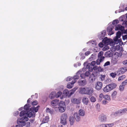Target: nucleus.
Here are the masks:
<instances>
[{
	"label": "nucleus",
	"instance_id": "20e7f679",
	"mask_svg": "<svg viewBox=\"0 0 127 127\" xmlns=\"http://www.w3.org/2000/svg\"><path fill=\"white\" fill-rule=\"evenodd\" d=\"M106 35V31L105 30L101 32L98 34V37L100 40H102L105 38Z\"/></svg>",
	"mask_w": 127,
	"mask_h": 127
},
{
	"label": "nucleus",
	"instance_id": "58836bf2",
	"mask_svg": "<svg viewBox=\"0 0 127 127\" xmlns=\"http://www.w3.org/2000/svg\"><path fill=\"white\" fill-rule=\"evenodd\" d=\"M73 86V85L70 82H69L67 83V87L68 88L70 89L72 88Z\"/></svg>",
	"mask_w": 127,
	"mask_h": 127
},
{
	"label": "nucleus",
	"instance_id": "2f4dec72",
	"mask_svg": "<svg viewBox=\"0 0 127 127\" xmlns=\"http://www.w3.org/2000/svg\"><path fill=\"white\" fill-rule=\"evenodd\" d=\"M117 94V92L116 91H114L112 93L111 95L112 98L113 99H115L116 96Z\"/></svg>",
	"mask_w": 127,
	"mask_h": 127
},
{
	"label": "nucleus",
	"instance_id": "c85d7f7f",
	"mask_svg": "<svg viewBox=\"0 0 127 127\" xmlns=\"http://www.w3.org/2000/svg\"><path fill=\"white\" fill-rule=\"evenodd\" d=\"M79 113L80 115L81 116H83L85 115V112L82 109H81L79 110Z\"/></svg>",
	"mask_w": 127,
	"mask_h": 127
},
{
	"label": "nucleus",
	"instance_id": "6e6d98bb",
	"mask_svg": "<svg viewBox=\"0 0 127 127\" xmlns=\"http://www.w3.org/2000/svg\"><path fill=\"white\" fill-rule=\"evenodd\" d=\"M118 115L119 116L123 114V113L122 112L121 110H120L117 111Z\"/></svg>",
	"mask_w": 127,
	"mask_h": 127
},
{
	"label": "nucleus",
	"instance_id": "f8f14e48",
	"mask_svg": "<svg viewBox=\"0 0 127 127\" xmlns=\"http://www.w3.org/2000/svg\"><path fill=\"white\" fill-rule=\"evenodd\" d=\"M59 100L58 99H55L51 101V104L53 106V107L55 108L56 106H57L59 103Z\"/></svg>",
	"mask_w": 127,
	"mask_h": 127
},
{
	"label": "nucleus",
	"instance_id": "a19ab883",
	"mask_svg": "<svg viewBox=\"0 0 127 127\" xmlns=\"http://www.w3.org/2000/svg\"><path fill=\"white\" fill-rule=\"evenodd\" d=\"M126 77V76L125 75H123L119 77L118 79V81H120L122 80Z\"/></svg>",
	"mask_w": 127,
	"mask_h": 127
},
{
	"label": "nucleus",
	"instance_id": "0eeeda50",
	"mask_svg": "<svg viewBox=\"0 0 127 127\" xmlns=\"http://www.w3.org/2000/svg\"><path fill=\"white\" fill-rule=\"evenodd\" d=\"M99 120L101 122L106 121L107 120V116L106 115L103 114L100 115L98 117Z\"/></svg>",
	"mask_w": 127,
	"mask_h": 127
},
{
	"label": "nucleus",
	"instance_id": "774afa93",
	"mask_svg": "<svg viewBox=\"0 0 127 127\" xmlns=\"http://www.w3.org/2000/svg\"><path fill=\"white\" fill-rule=\"evenodd\" d=\"M122 37L123 40H124L127 39V34L123 35Z\"/></svg>",
	"mask_w": 127,
	"mask_h": 127
},
{
	"label": "nucleus",
	"instance_id": "72a5a7b5",
	"mask_svg": "<svg viewBox=\"0 0 127 127\" xmlns=\"http://www.w3.org/2000/svg\"><path fill=\"white\" fill-rule=\"evenodd\" d=\"M65 118V119H64V125H66L67 123V121L66 119H67V116L66 114H64V119Z\"/></svg>",
	"mask_w": 127,
	"mask_h": 127
},
{
	"label": "nucleus",
	"instance_id": "6e6552de",
	"mask_svg": "<svg viewBox=\"0 0 127 127\" xmlns=\"http://www.w3.org/2000/svg\"><path fill=\"white\" fill-rule=\"evenodd\" d=\"M64 101H60L59 104V110L61 112H64Z\"/></svg>",
	"mask_w": 127,
	"mask_h": 127
},
{
	"label": "nucleus",
	"instance_id": "3c124183",
	"mask_svg": "<svg viewBox=\"0 0 127 127\" xmlns=\"http://www.w3.org/2000/svg\"><path fill=\"white\" fill-rule=\"evenodd\" d=\"M103 94H100L99 97V100L100 101H101L103 98Z\"/></svg>",
	"mask_w": 127,
	"mask_h": 127
},
{
	"label": "nucleus",
	"instance_id": "9b49d317",
	"mask_svg": "<svg viewBox=\"0 0 127 127\" xmlns=\"http://www.w3.org/2000/svg\"><path fill=\"white\" fill-rule=\"evenodd\" d=\"M102 42L105 45H108L111 42L110 40L108 39L107 37H105L102 39Z\"/></svg>",
	"mask_w": 127,
	"mask_h": 127
},
{
	"label": "nucleus",
	"instance_id": "79ce46f5",
	"mask_svg": "<svg viewBox=\"0 0 127 127\" xmlns=\"http://www.w3.org/2000/svg\"><path fill=\"white\" fill-rule=\"evenodd\" d=\"M118 61V60L117 59H115L114 58L113 59V58L112 57V62L113 64H116L117 63Z\"/></svg>",
	"mask_w": 127,
	"mask_h": 127
},
{
	"label": "nucleus",
	"instance_id": "37998d69",
	"mask_svg": "<svg viewBox=\"0 0 127 127\" xmlns=\"http://www.w3.org/2000/svg\"><path fill=\"white\" fill-rule=\"evenodd\" d=\"M62 94V92L61 91L58 92L56 94V97L57 98H58Z\"/></svg>",
	"mask_w": 127,
	"mask_h": 127
},
{
	"label": "nucleus",
	"instance_id": "423d86ee",
	"mask_svg": "<svg viewBox=\"0 0 127 127\" xmlns=\"http://www.w3.org/2000/svg\"><path fill=\"white\" fill-rule=\"evenodd\" d=\"M86 94L92 95L94 92L93 89L91 87H87Z\"/></svg>",
	"mask_w": 127,
	"mask_h": 127
},
{
	"label": "nucleus",
	"instance_id": "bf43d9fd",
	"mask_svg": "<svg viewBox=\"0 0 127 127\" xmlns=\"http://www.w3.org/2000/svg\"><path fill=\"white\" fill-rule=\"evenodd\" d=\"M37 101H35L32 102V105H37Z\"/></svg>",
	"mask_w": 127,
	"mask_h": 127
},
{
	"label": "nucleus",
	"instance_id": "69168bd1",
	"mask_svg": "<svg viewBox=\"0 0 127 127\" xmlns=\"http://www.w3.org/2000/svg\"><path fill=\"white\" fill-rule=\"evenodd\" d=\"M127 84V83L125 81L123 82L122 84L121 85L124 87Z\"/></svg>",
	"mask_w": 127,
	"mask_h": 127
},
{
	"label": "nucleus",
	"instance_id": "c03bdc74",
	"mask_svg": "<svg viewBox=\"0 0 127 127\" xmlns=\"http://www.w3.org/2000/svg\"><path fill=\"white\" fill-rule=\"evenodd\" d=\"M105 75H103L102 74L100 75V76L99 77V78L101 81H103L104 80L105 77Z\"/></svg>",
	"mask_w": 127,
	"mask_h": 127
},
{
	"label": "nucleus",
	"instance_id": "8fccbe9b",
	"mask_svg": "<svg viewBox=\"0 0 127 127\" xmlns=\"http://www.w3.org/2000/svg\"><path fill=\"white\" fill-rule=\"evenodd\" d=\"M124 87L122 85H120L119 87V90L121 91H123L124 90Z\"/></svg>",
	"mask_w": 127,
	"mask_h": 127
},
{
	"label": "nucleus",
	"instance_id": "9d476101",
	"mask_svg": "<svg viewBox=\"0 0 127 127\" xmlns=\"http://www.w3.org/2000/svg\"><path fill=\"white\" fill-rule=\"evenodd\" d=\"M87 83V81L85 79H80L78 82V84L80 86H83L85 85Z\"/></svg>",
	"mask_w": 127,
	"mask_h": 127
},
{
	"label": "nucleus",
	"instance_id": "a211bd4d",
	"mask_svg": "<svg viewBox=\"0 0 127 127\" xmlns=\"http://www.w3.org/2000/svg\"><path fill=\"white\" fill-rule=\"evenodd\" d=\"M87 87L81 88L80 89L79 93L82 94H86Z\"/></svg>",
	"mask_w": 127,
	"mask_h": 127
},
{
	"label": "nucleus",
	"instance_id": "ddd939ff",
	"mask_svg": "<svg viewBox=\"0 0 127 127\" xmlns=\"http://www.w3.org/2000/svg\"><path fill=\"white\" fill-rule=\"evenodd\" d=\"M38 106L36 107L33 106L30 108V111L34 114V116H35V112H37L38 110Z\"/></svg>",
	"mask_w": 127,
	"mask_h": 127
},
{
	"label": "nucleus",
	"instance_id": "0e129e2a",
	"mask_svg": "<svg viewBox=\"0 0 127 127\" xmlns=\"http://www.w3.org/2000/svg\"><path fill=\"white\" fill-rule=\"evenodd\" d=\"M110 64V62L109 61H107L105 63L104 65V66H105L109 65Z\"/></svg>",
	"mask_w": 127,
	"mask_h": 127
},
{
	"label": "nucleus",
	"instance_id": "ea45409f",
	"mask_svg": "<svg viewBox=\"0 0 127 127\" xmlns=\"http://www.w3.org/2000/svg\"><path fill=\"white\" fill-rule=\"evenodd\" d=\"M103 97L105 99H106L109 101L110 100V96L108 95H105Z\"/></svg>",
	"mask_w": 127,
	"mask_h": 127
},
{
	"label": "nucleus",
	"instance_id": "4d7b16f0",
	"mask_svg": "<svg viewBox=\"0 0 127 127\" xmlns=\"http://www.w3.org/2000/svg\"><path fill=\"white\" fill-rule=\"evenodd\" d=\"M73 79V77H67L66 79V80L67 81H68Z\"/></svg>",
	"mask_w": 127,
	"mask_h": 127
},
{
	"label": "nucleus",
	"instance_id": "c9c22d12",
	"mask_svg": "<svg viewBox=\"0 0 127 127\" xmlns=\"http://www.w3.org/2000/svg\"><path fill=\"white\" fill-rule=\"evenodd\" d=\"M27 115L28 116V117L29 118H31L32 117H35V116H34V114L32 112H30L28 113H27Z\"/></svg>",
	"mask_w": 127,
	"mask_h": 127
},
{
	"label": "nucleus",
	"instance_id": "7ed1b4c3",
	"mask_svg": "<svg viewBox=\"0 0 127 127\" xmlns=\"http://www.w3.org/2000/svg\"><path fill=\"white\" fill-rule=\"evenodd\" d=\"M84 67L86 66V67L88 68L90 72H92L93 69L95 70H96L97 69V66L95 65L93 67L91 66V64L90 63H87L85 62L84 64Z\"/></svg>",
	"mask_w": 127,
	"mask_h": 127
},
{
	"label": "nucleus",
	"instance_id": "de8ad7c7",
	"mask_svg": "<svg viewBox=\"0 0 127 127\" xmlns=\"http://www.w3.org/2000/svg\"><path fill=\"white\" fill-rule=\"evenodd\" d=\"M121 34V32L118 31L116 33V36L118 37V38H120Z\"/></svg>",
	"mask_w": 127,
	"mask_h": 127
},
{
	"label": "nucleus",
	"instance_id": "2eb2a0df",
	"mask_svg": "<svg viewBox=\"0 0 127 127\" xmlns=\"http://www.w3.org/2000/svg\"><path fill=\"white\" fill-rule=\"evenodd\" d=\"M113 54L112 51H108L105 52L104 54V55L106 57H109L113 56Z\"/></svg>",
	"mask_w": 127,
	"mask_h": 127
},
{
	"label": "nucleus",
	"instance_id": "412c9836",
	"mask_svg": "<svg viewBox=\"0 0 127 127\" xmlns=\"http://www.w3.org/2000/svg\"><path fill=\"white\" fill-rule=\"evenodd\" d=\"M96 78V76L93 73H92L90 75V76L89 79L91 80L92 82H93L95 81Z\"/></svg>",
	"mask_w": 127,
	"mask_h": 127
},
{
	"label": "nucleus",
	"instance_id": "aec40b11",
	"mask_svg": "<svg viewBox=\"0 0 127 127\" xmlns=\"http://www.w3.org/2000/svg\"><path fill=\"white\" fill-rule=\"evenodd\" d=\"M74 116L76 121L77 122H79L80 120V117L77 113H75L74 114Z\"/></svg>",
	"mask_w": 127,
	"mask_h": 127
},
{
	"label": "nucleus",
	"instance_id": "680f3d73",
	"mask_svg": "<svg viewBox=\"0 0 127 127\" xmlns=\"http://www.w3.org/2000/svg\"><path fill=\"white\" fill-rule=\"evenodd\" d=\"M96 62L95 61H94L91 62V66H93L95 64Z\"/></svg>",
	"mask_w": 127,
	"mask_h": 127
},
{
	"label": "nucleus",
	"instance_id": "338daca9",
	"mask_svg": "<svg viewBox=\"0 0 127 127\" xmlns=\"http://www.w3.org/2000/svg\"><path fill=\"white\" fill-rule=\"evenodd\" d=\"M127 84V83L125 81L123 82L122 84L121 85L124 87Z\"/></svg>",
	"mask_w": 127,
	"mask_h": 127
},
{
	"label": "nucleus",
	"instance_id": "603ef678",
	"mask_svg": "<svg viewBox=\"0 0 127 127\" xmlns=\"http://www.w3.org/2000/svg\"><path fill=\"white\" fill-rule=\"evenodd\" d=\"M25 125L26 127H30V123L29 122L26 123Z\"/></svg>",
	"mask_w": 127,
	"mask_h": 127
},
{
	"label": "nucleus",
	"instance_id": "f257e3e1",
	"mask_svg": "<svg viewBox=\"0 0 127 127\" xmlns=\"http://www.w3.org/2000/svg\"><path fill=\"white\" fill-rule=\"evenodd\" d=\"M117 86L116 84L112 83L106 85L103 89V91L105 93L109 92L114 89Z\"/></svg>",
	"mask_w": 127,
	"mask_h": 127
},
{
	"label": "nucleus",
	"instance_id": "dca6fc26",
	"mask_svg": "<svg viewBox=\"0 0 127 127\" xmlns=\"http://www.w3.org/2000/svg\"><path fill=\"white\" fill-rule=\"evenodd\" d=\"M81 73V71H79L78 72H77L76 74V75H74L73 77V79L75 80L76 79H78Z\"/></svg>",
	"mask_w": 127,
	"mask_h": 127
},
{
	"label": "nucleus",
	"instance_id": "13d9d810",
	"mask_svg": "<svg viewBox=\"0 0 127 127\" xmlns=\"http://www.w3.org/2000/svg\"><path fill=\"white\" fill-rule=\"evenodd\" d=\"M104 127V124L96 125L95 126V127Z\"/></svg>",
	"mask_w": 127,
	"mask_h": 127
},
{
	"label": "nucleus",
	"instance_id": "7c9ffc66",
	"mask_svg": "<svg viewBox=\"0 0 127 127\" xmlns=\"http://www.w3.org/2000/svg\"><path fill=\"white\" fill-rule=\"evenodd\" d=\"M104 127H112L114 125V123L111 124H104Z\"/></svg>",
	"mask_w": 127,
	"mask_h": 127
},
{
	"label": "nucleus",
	"instance_id": "bb28decb",
	"mask_svg": "<svg viewBox=\"0 0 127 127\" xmlns=\"http://www.w3.org/2000/svg\"><path fill=\"white\" fill-rule=\"evenodd\" d=\"M49 117L48 116H46L43 120L42 123H47L49 121Z\"/></svg>",
	"mask_w": 127,
	"mask_h": 127
},
{
	"label": "nucleus",
	"instance_id": "49530a36",
	"mask_svg": "<svg viewBox=\"0 0 127 127\" xmlns=\"http://www.w3.org/2000/svg\"><path fill=\"white\" fill-rule=\"evenodd\" d=\"M110 75L113 78H114L117 75V74L115 73L112 72L110 74Z\"/></svg>",
	"mask_w": 127,
	"mask_h": 127
},
{
	"label": "nucleus",
	"instance_id": "4c0bfd02",
	"mask_svg": "<svg viewBox=\"0 0 127 127\" xmlns=\"http://www.w3.org/2000/svg\"><path fill=\"white\" fill-rule=\"evenodd\" d=\"M96 58V55L95 54H92L90 58H89V59L90 60H95Z\"/></svg>",
	"mask_w": 127,
	"mask_h": 127
},
{
	"label": "nucleus",
	"instance_id": "f03ea898",
	"mask_svg": "<svg viewBox=\"0 0 127 127\" xmlns=\"http://www.w3.org/2000/svg\"><path fill=\"white\" fill-rule=\"evenodd\" d=\"M77 89L78 87H75L69 91L67 89H65L64 90V96H65L68 97H70L74 94Z\"/></svg>",
	"mask_w": 127,
	"mask_h": 127
},
{
	"label": "nucleus",
	"instance_id": "a878e982",
	"mask_svg": "<svg viewBox=\"0 0 127 127\" xmlns=\"http://www.w3.org/2000/svg\"><path fill=\"white\" fill-rule=\"evenodd\" d=\"M63 125H64V117L62 115L61 117L60 124L59 125V127H63Z\"/></svg>",
	"mask_w": 127,
	"mask_h": 127
},
{
	"label": "nucleus",
	"instance_id": "cd10ccee",
	"mask_svg": "<svg viewBox=\"0 0 127 127\" xmlns=\"http://www.w3.org/2000/svg\"><path fill=\"white\" fill-rule=\"evenodd\" d=\"M27 111H25L23 110L21 111L20 113V116L22 117V116H27Z\"/></svg>",
	"mask_w": 127,
	"mask_h": 127
},
{
	"label": "nucleus",
	"instance_id": "a18cd8bd",
	"mask_svg": "<svg viewBox=\"0 0 127 127\" xmlns=\"http://www.w3.org/2000/svg\"><path fill=\"white\" fill-rule=\"evenodd\" d=\"M104 53L103 51H101L99 52L98 54V57L99 58L100 57H102Z\"/></svg>",
	"mask_w": 127,
	"mask_h": 127
},
{
	"label": "nucleus",
	"instance_id": "09e8293b",
	"mask_svg": "<svg viewBox=\"0 0 127 127\" xmlns=\"http://www.w3.org/2000/svg\"><path fill=\"white\" fill-rule=\"evenodd\" d=\"M29 104H26L24 107V109L26 111L28 110L29 109Z\"/></svg>",
	"mask_w": 127,
	"mask_h": 127
},
{
	"label": "nucleus",
	"instance_id": "393cba45",
	"mask_svg": "<svg viewBox=\"0 0 127 127\" xmlns=\"http://www.w3.org/2000/svg\"><path fill=\"white\" fill-rule=\"evenodd\" d=\"M56 97V92H52L49 95V97L51 99H53Z\"/></svg>",
	"mask_w": 127,
	"mask_h": 127
},
{
	"label": "nucleus",
	"instance_id": "b1692460",
	"mask_svg": "<svg viewBox=\"0 0 127 127\" xmlns=\"http://www.w3.org/2000/svg\"><path fill=\"white\" fill-rule=\"evenodd\" d=\"M124 29V27L120 25H117L115 29V30L118 31L119 30H122Z\"/></svg>",
	"mask_w": 127,
	"mask_h": 127
},
{
	"label": "nucleus",
	"instance_id": "e433bc0d",
	"mask_svg": "<svg viewBox=\"0 0 127 127\" xmlns=\"http://www.w3.org/2000/svg\"><path fill=\"white\" fill-rule=\"evenodd\" d=\"M96 97L93 96H92L90 98V100L92 102H94L96 101Z\"/></svg>",
	"mask_w": 127,
	"mask_h": 127
},
{
	"label": "nucleus",
	"instance_id": "f3484780",
	"mask_svg": "<svg viewBox=\"0 0 127 127\" xmlns=\"http://www.w3.org/2000/svg\"><path fill=\"white\" fill-rule=\"evenodd\" d=\"M71 102L74 104H78L80 103V100L76 98H73L71 99Z\"/></svg>",
	"mask_w": 127,
	"mask_h": 127
},
{
	"label": "nucleus",
	"instance_id": "864d4df0",
	"mask_svg": "<svg viewBox=\"0 0 127 127\" xmlns=\"http://www.w3.org/2000/svg\"><path fill=\"white\" fill-rule=\"evenodd\" d=\"M118 23V21L117 20H115L113 21L112 22V25H115L116 24H117Z\"/></svg>",
	"mask_w": 127,
	"mask_h": 127
},
{
	"label": "nucleus",
	"instance_id": "39448f33",
	"mask_svg": "<svg viewBox=\"0 0 127 127\" xmlns=\"http://www.w3.org/2000/svg\"><path fill=\"white\" fill-rule=\"evenodd\" d=\"M113 28L114 27L112 25L109 26L107 27V31L108 32V34L109 35H111L114 33V32L112 31Z\"/></svg>",
	"mask_w": 127,
	"mask_h": 127
},
{
	"label": "nucleus",
	"instance_id": "473e14b6",
	"mask_svg": "<svg viewBox=\"0 0 127 127\" xmlns=\"http://www.w3.org/2000/svg\"><path fill=\"white\" fill-rule=\"evenodd\" d=\"M46 112L47 113L52 114L53 113V110H51L49 108L47 107L46 108Z\"/></svg>",
	"mask_w": 127,
	"mask_h": 127
},
{
	"label": "nucleus",
	"instance_id": "5701e85b",
	"mask_svg": "<svg viewBox=\"0 0 127 127\" xmlns=\"http://www.w3.org/2000/svg\"><path fill=\"white\" fill-rule=\"evenodd\" d=\"M82 101L84 104L87 105L89 102L88 98L87 97H84L83 98Z\"/></svg>",
	"mask_w": 127,
	"mask_h": 127
},
{
	"label": "nucleus",
	"instance_id": "6ab92c4d",
	"mask_svg": "<svg viewBox=\"0 0 127 127\" xmlns=\"http://www.w3.org/2000/svg\"><path fill=\"white\" fill-rule=\"evenodd\" d=\"M69 121L70 125L71 126L73 125L75 121L74 118L73 116H70L69 118Z\"/></svg>",
	"mask_w": 127,
	"mask_h": 127
},
{
	"label": "nucleus",
	"instance_id": "e2e57ef3",
	"mask_svg": "<svg viewBox=\"0 0 127 127\" xmlns=\"http://www.w3.org/2000/svg\"><path fill=\"white\" fill-rule=\"evenodd\" d=\"M112 114L113 115L115 116H118V112L117 111L114 112L112 113Z\"/></svg>",
	"mask_w": 127,
	"mask_h": 127
},
{
	"label": "nucleus",
	"instance_id": "052dcab7",
	"mask_svg": "<svg viewBox=\"0 0 127 127\" xmlns=\"http://www.w3.org/2000/svg\"><path fill=\"white\" fill-rule=\"evenodd\" d=\"M101 62L100 61V60H99V59H97V60H96V64L97 65H99L100 64V63Z\"/></svg>",
	"mask_w": 127,
	"mask_h": 127
},
{
	"label": "nucleus",
	"instance_id": "1a4fd4ad",
	"mask_svg": "<svg viewBox=\"0 0 127 127\" xmlns=\"http://www.w3.org/2000/svg\"><path fill=\"white\" fill-rule=\"evenodd\" d=\"M102 83L100 82H97L95 84V88L97 90H100L102 88Z\"/></svg>",
	"mask_w": 127,
	"mask_h": 127
},
{
	"label": "nucleus",
	"instance_id": "4468645a",
	"mask_svg": "<svg viewBox=\"0 0 127 127\" xmlns=\"http://www.w3.org/2000/svg\"><path fill=\"white\" fill-rule=\"evenodd\" d=\"M122 54L121 53H118L117 52H115L113 55V59H118L119 57H120L122 56Z\"/></svg>",
	"mask_w": 127,
	"mask_h": 127
},
{
	"label": "nucleus",
	"instance_id": "4be33fe9",
	"mask_svg": "<svg viewBox=\"0 0 127 127\" xmlns=\"http://www.w3.org/2000/svg\"><path fill=\"white\" fill-rule=\"evenodd\" d=\"M127 69L126 67H123L121 68L119 70L120 73L121 74H123L127 71Z\"/></svg>",
	"mask_w": 127,
	"mask_h": 127
},
{
	"label": "nucleus",
	"instance_id": "5fc2aeb1",
	"mask_svg": "<svg viewBox=\"0 0 127 127\" xmlns=\"http://www.w3.org/2000/svg\"><path fill=\"white\" fill-rule=\"evenodd\" d=\"M90 73L89 71H86L85 72V75L86 77H88L90 75Z\"/></svg>",
	"mask_w": 127,
	"mask_h": 127
},
{
	"label": "nucleus",
	"instance_id": "f704fd0d",
	"mask_svg": "<svg viewBox=\"0 0 127 127\" xmlns=\"http://www.w3.org/2000/svg\"><path fill=\"white\" fill-rule=\"evenodd\" d=\"M90 43L91 45L95 47L96 45V42L95 41H90L89 42H87V43Z\"/></svg>",
	"mask_w": 127,
	"mask_h": 127
},
{
	"label": "nucleus",
	"instance_id": "c756f323",
	"mask_svg": "<svg viewBox=\"0 0 127 127\" xmlns=\"http://www.w3.org/2000/svg\"><path fill=\"white\" fill-rule=\"evenodd\" d=\"M21 120H22L20 121V123L22 121V123H24V124H25V122L28 121L29 119L27 117L25 116L23 117Z\"/></svg>",
	"mask_w": 127,
	"mask_h": 127
}]
</instances>
